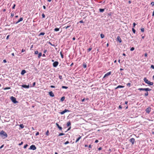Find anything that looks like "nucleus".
Masks as SVG:
<instances>
[{"instance_id":"f257e3e1","label":"nucleus","mask_w":154,"mask_h":154,"mask_svg":"<svg viewBox=\"0 0 154 154\" xmlns=\"http://www.w3.org/2000/svg\"><path fill=\"white\" fill-rule=\"evenodd\" d=\"M0 136L4 138L7 137L8 135L5 131L3 130H2L0 132Z\"/></svg>"},{"instance_id":"f03ea898","label":"nucleus","mask_w":154,"mask_h":154,"mask_svg":"<svg viewBox=\"0 0 154 154\" xmlns=\"http://www.w3.org/2000/svg\"><path fill=\"white\" fill-rule=\"evenodd\" d=\"M138 90L140 91H150L151 90V89L148 88H139L138 89Z\"/></svg>"},{"instance_id":"7ed1b4c3","label":"nucleus","mask_w":154,"mask_h":154,"mask_svg":"<svg viewBox=\"0 0 154 154\" xmlns=\"http://www.w3.org/2000/svg\"><path fill=\"white\" fill-rule=\"evenodd\" d=\"M11 99L12 101L14 103H16L18 102L16 100V98L13 96H11Z\"/></svg>"},{"instance_id":"20e7f679","label":"nucleus","mask_w":154,"mask_h":154,"mask_svg":"<svg viewBox=\"0 0 154 154\" xmlns=\"http://www.w3.org/2000/svg\"><path fill=\"white\" fill-rule=\"evenodd\" d=\"M36 149V147L34 145H31L29 148V149L32 150H35Z\"/></svg>"},{"instance_id":"39448f33","label":"nucleus","mask_w":154,"mask_h":154,"mask_svg":"<svg viewBox=\"0 0 154 154\" xmlns=\"http://www.w3.org/2000/svg\"><path fill=\"white\" fill-rule=\"evenodd\" d=\"M70 111L69 110L65 109L64 111L60 112V113L61 115H63L66 112H69Z\"/></svg>"},{"instance_id":"423d86ee","label":"nucleus","mask_w":154,"mask_h":154,"mask_svg":"<svg viewBox=\"0 0 154 154\" xmlns=\"http://www.w3.org/2000/svg\"><path fill=\"white\" fill-rule=\"evenodd\" d=\"M111 73V71L107 73H106L103 76V79H104L105 78L107 77V76H109V75H110Z\"/></svg>"},{"instance_id":"0eeeda50","label":"nucleus","mask_w":154,"mask_h":154,"mask_svg":"<svg viewBox=\"0 0 154 154\" xmlns=\"http://www.w3.org/2000/svg\"><path fill=\"white\" fill-rule=\"evenodd\" d=\"M59 63L58 61H55L54 62L53 64V66L54 67H56L58 66Z\"/></svg>"},{"instance_id":"6e6552de","label":"nucleus","mask_w":154,"mask_h":154,"mask_svg":"<svg viewBox=\"0 0 154 154\" xmlns=\"http://www.w3.org/2000/svg\"><path fill=\"white\" fill-rule=\"evenodd\" d=\"M151 108L150 107H148L147 108H146V113H149L151 111Z\"/></svg>"},{"instance_id":"1a4fd4ad","label":"nucleus","mask_w":154,"mask_h":154,"mask_svg":"<svg viewBox=\"0 0 154 154\" xmlns=\"http://www.w3.org/2000/svg\"><path fill=\"white\" fill-rule=\"evenodd\" d=\"M134 141L135 139L134 138H131L130 140V142L132 143V145L134 144Z\"/></svg>"},{"instance_id":"9d476101","label":"nucleus","mask_w":154,"mask_h":154,"mask_svg":"<svg viewBox=\"0 0 154 154\" xmlns=\"http://www.w3.org/2000/svg\"><path fill=\"white\" fill-rule=\"evenodd\" d=\"M22 87L25 88H29V85H20Z\"/></svg>"},{"instance_id":"9b49d317","label":"nucleus","mask_w":154,"mask_h":154,"mask_svg":"<svg viewBox=\"0 0 154 154\" xmlns=\"http://www.w3.org/2000/svg\"><path fill=\"white\" fill-rule=\"evenodd\" d=\"M117 40L119 41L120 43H121L122 42V40L119 36L117 37Z\"/></svg>"},{"instance_id":"f8f14e48","label":"nucleus","mask_w":154,"mask_h":154,"mask_svg":"<svg viewBox=\"0 0 154 154\" xmlns=\"http://www.w3.org/2000/svg\"><path fill=\"white\" fill-rule=\"evenodd\" d=\"M143 80L147 84H148L149 82V81L146 79V78H144V79H143Z\"/></svg>"},{"instance_id":"ddd939ff","label":"nucleus","mask_w":154,"mask_h":154,"mask_svg":"<svg viewBox=\"0 0 154 154\" xmlns=\"http://www.w3.org/2000/svg\"><path fill=\"white\" fill-rule=\"evenodd\" d=\"M49 94L50 96L52 97H54V95L52 91H50L49 92Z\"/></svg>"},{"instance_id":"4468645a","label":"nucleus","mask_w":154,"mask_h":154,"mask_svg":"<svg viewBox=\"0 0 154 154\" xmlns=\"http://www.w3.org/2000/svg\"><path fill=\"white\" fill-rule=\"evenodd\" d=\"M56 125L57 127L60 130H61L62 129V128L57 123H56Z\"/></svg>"},{"instance_id":"2eb2a0df","label":"nucleus","mask_w":154,"mask_h":154,"mask_svg":"<svg viewBox=\"0 0 154 154\" xmlns=\"http://www.w3.org/2000/svg\"><path fill=\"white\" fill-rule=\"evenodd\" d=\"M23 20V18L22 17H21L20 18L19 20L16 23V24H17L19 22L22 21Z\"/></svg>"},{"instance_id":"dca6fc26","label":"nucleus","mask_w":154,"mask_h":154,"mask_svg":"<svg viewBox=\"0 0 154 154\" xmlns=\"http://www.w3.org/2000/svg\"><path fill=\"white\" fill-rule=\"evenodd\" d=\"M124 87V86L119 85L117 87H116L115 88V89H116L118 88H123Z\"/></svg>"},{"instance_id":"f3484780","label":"nucleus","mask_w":154,"mask_h":154,"mask_svg":"<svg viewBox=\"0 0 154 154\" xmlns=\"http://www.w3.org/2000/svg\"><path fill=\"white\" fill-rule=\"evenodd\" d=\"M26 72L25 70H23L22 71L21 74L22 75H23Z\"/></svg>"},{"instance_id":"a211bd4d","label":"nucleus","mask_w":154,"mask_h":154,"mask_svg":"<svg viewBox=\"0 0 154 154\" xmlns=\"http://www.w3.org/2000/svg\"><path fill=\"white\" fill-rule=\"evenodd\" d=\"M81 138V136L79 135V137L76 139V141H75V142L77 143Z\"/></svg>"},{"instance_id":"6ab92c4d","label":"nucleus","mask_w":154,"mask_h":154,"mask_svg":"<svg viewBox=\"0 0 154 154\" xmlns=\"http://www.w3.org/2000/svg\"><path fill=\"white\" fill-rule=\"evenodd\" d=\"M99 11L100 12H103L105 10L104 9L100 8L99 10Z\"/></svg>"},{"instance_id":"aec40b11","label":"nucleus","mask_w":154,"mask_h":154,"mask_svg":"<svg viewBox=\"0 0 154 154\" xmlns=\"http://www.w3.org/2000/svg\"><path fill=\"white\" fill-rule=\"evenodd\" d=\"M65 98V97L64 96L62 97L60 99L61 101L62 102L64 100Z\"/></svg>"},{"instance_id":"412c9836","label":"nucleus","mask_w":154,"mask_h":154,"mask_svg":"<svg viewBox=\"0 0 154 154\" xmlns=\"http://www.w3.org/2000/svg\"><path fill=\"white\" fill-rule=\"evenodd\" d=\"M20 127L21 128V129H23V128L24 127V125H23V124H20Z\"/></svg>"},{"instance_id":"4be33fe9","label":"nucleus","mask_w":154,"mask_h":154,"mask_svg":"<svg viewBox=\"0 0 154 154\" xmlns=\"http://www.w3.org/2000/svg\"><path fill=\"white\" fill-rule=\"evenodd\" d=\"M71 125V123L70 121H69L67 122V127Z\"/></svg>"},{"instance_id":"5701e85b","label":"nucleus","mask_w":154,"mask_h":154,"mask_svg":"<svg viewBox=\"0 0 154 154\" xmlns=\"http://www.w3.org/2000/svg\"><path fill=\"white\" fill-rule=\"evenodd\" d=\"M42 56V53L41 52L39 53L38 56V57L39 58Z\"/></svg>"},{"instance_id":"b1692460","label":"nucleus","mask_w":154,"mask_h":154,"mask_svg":"<svg viewBox=\"0 0 154 154\" xmlns=\"http://www.w3.org/2000/svg\"><path fill=\"white\" fill-rule=\"evenodd\" d=\"M45 34V33L44 32H41L38 35V36H40L41 35H43Z\"/></svg>"},{"instance_id":"393cba45","label":"nucleus","mask_w":154,"mask_h":154,"mask_svg":"<svg viewBox=\"0 0 154 154\" xmlns=\"http://www.w3.org/2000/svg\"><path fill=\"white\" fill-rule=\"evenodd\" d=\"M62 88H63V89H66L68 88V87H66V86H63L62 87Z\"/></svg>"},{"instance_id":"a878e982","label":"nucleus","mask_w":154,"mask_h":154,"mask_svg":"<svg viewBox=\"0 0 154 154\" xmlns=\"http://www.w3.org/2000/svg\"><path fill=\"white\" fill-rule=\"evenodd\" d=\"M83 66L84 68H86L87 66V65L85 63H83Z\"/></svg>"},{"instance_id":"bb28decb","label":"nucleus","mask_w":154,"mask_h":154,"mask_svg":"<svg viewBox=\"0 0 154 154\" xmlns=\"http://www.w3.org/2000/svg\"><path fill=\"white\" fill-rule=\"evenodd\" d=\"M54 30L56 32L58 31L59 30V28H56L54 29Z\"/></svg>"},{"instance_id":"cd10ccee","label":"nucleus","mask_w":154,"mask_h":154,"mask_svg":"<svg viewBox=\"0 0 154 154\" xmlns=\"http://www.w3.org/2000/svg\"><path fill=\"white\" fill-rule=\"evenodd\" d=\"M153 82H151L149 81L148 84L149 85H153Z\"/></svg>"},{"instance_id":"c85d7f7f","label":"nucleus","mask_w":154,"mask_h":154,"mask_svg":"<svg viewBox=\"0 0 154 154\" xmlns=\"http://www.w3.org/2000/svg\"><path fill=\"white\" fill-rule=\"evenodd\" d=\"M100 35L101 38H103L104 37V35L103 34H101Z\"/></svg>"},{"instance_id":"c756f323","label":"nucleus","mask_w":154,"mask_h":154,"mask_svg":"<svg viewBox=\"0 0 154 154\" xmlns=\"http://www.w3.org/2000/svg\"><path fill=\"white\" fill-rule=\"evenodd\" d=\"M60 54L61 56V57L63 58L64 55H63L62 54V52H60Z\"/></svg>"},{"instance_id":"7c9ffc66","label":"nucleus","mask_w":154,"mask_h":154,"mask_svg":"<svg viewBox=\"0 0 154 154\" xmlns=\"http://www.w3.org/2000/svg\"><path fill=\"white\" fill-rule=\"evenodd\" d=\"M11 89V88L10 87H6L4 89V90H8V89Z\"/></svg>"},{"instance_id":"2f4dec72","label":"nucleus","mask_w":154,"mask_h":154,"mask_svg":"<svg viewBox=\"0 0 154 154\" xmlns=\"http://www.w3.org/2000/svg\"><path fill=\"white\" fill-rule=\"evenodd\" d=\"M46 135L47 136H48L49 135V132L48 130L46 133Z\"/></svg>"},{"instance_id":"473e14b6","label":"nucleus","mask_w":154,"mask_h":154,"mask_svg":"<svg viewBox=\"0 0 154 154\" xmlns=\"http://www.w3.org/2000/svg\"><path fill=\"white\" fill-rule=\"evenodd\" d=\"M132 31H133V32L134 33H135L136 30H135L134 28H132Z\"/></svg>"},{"instance_id":"72a5a7b5","label":"nucleus","mask_w":154,"mask_h":154,"mask_svg":"<svg viewBox=\"0 0 154 154\" xmlns=\"http://www.w3.org/2000/svg\"><path fill=\"white\" fill-rule=\"evenodd\" d=\"M131 85V83H128L127 84V86L129 87H130Z\"/></svg>"},{"instance_id":"f704fd0d","label":"nucleus","mask_w":154,"mask_h":154,"mask_svg":"<svg viewBox=\"0 0 154 154\" xmlns=\"http://www.w3.org/2000/svg\"><path fill=\"white\" fill-rule=\"evenodd\" d=\"M70 26H71V25H69V26H65L63 28H65L66 29H67Z\"/></svg>"},{"instance_id":"c9c22d12","label":"nucleus","mask_w":154,"mask_h":154,"mask_svg":"<svg viewBox=\"0 0 154 154\" xmlns=\"http://www.w3.org/2000/svg\"><path fill=\"white\" fill-rule=\"evenodd\" d=\"M148 95V92H146L145 93L144 95L145 96H147Z\"/></svg>"},{"instance_id":"e433bc0d","label":"nucleus","mask_w":154,"mask_h":154,"mask_svg":"<svg viewBox=\"0 0 154 154\" xmlns=\"http://www.w3.org/2000/svg\"><path fill=\"white\" fill-rule=\"evenodd\" d=\"M59 79L60 80H62L63 78L62 75H59Z\"/></svg>"},{"instance_id":"4c0bfd02","label":"nucleus","mask_w":154,"mask_h":154,"mask_svg":"<svg viewBox=\"0 0 154 154\" xmlns=\"http://www.w3.org/2000/svg\"><path fill=\"white\" fill-rule=\"evenodd\" d=\"M64 134H63V133H60L58 135V136H62V135H64Z\"/></svg>"},{"instance_id":"58836bf2","label":"nucleus","mask_w":154,"mask_h":154,"mask_svg":"<svg viewBox=\"0 0 154 154\" xmlns=\"http://www.w3.org/2000/svg\"><path fill=\"white\" fill-rule=\"evenodd\" d=\"M28 146V145L27 144H26V145H25L24 147H23V148H24V149H26L27 147V146Z\"/></svg>"},{"instance_id":"ea45409f","label":"nucleus","mask_w":154,"mask_h":154,"mask_svg":"<svg viewBox=\"0 0 154 154\" xmlns=\"http://www.w3.org/2000/svg\"><path fill=\"white\" fill-rule=\"evenodd\" d=\"M134 47H132L130 49V51H134Z\"/></svg>"},{"instance_id":"a19ab883","label":"nucleus","mask_w":154,"mask_h":154,"mask_svg":"<svg viewBox=\"0 0 154 154\" xmlns=\"http://www.w3.org/2000/svg\"><path fill=\"white\" fill-rule=\"evenodd\" d=\"M69 143V142L67 141H66V142H65L64 143V144L65 145H66V144H68Z\"/></svg>"},{"instance_id":"79ce46f5","label":"nucleus","mask_w":154,"mask_h":154,"mask_svg":"<svg viewBox=\"0 0 154 154\" xmlns=\"http://www.w3.org/2000/svg\"><path fill=\"white\" fill-rule=\"evenodd\" d=\"M38 51H35V54H38Z\"/></svg>"},{"instance_id":"37998d69","label":"nucleus","mask_w":154,"mask_h":154,"mask_svg":"<svg viewBox=\"0 0 154 154\" xmlns=\"http://www.w3.org/2000/svg\"><path fill=\"white\" fill-rule=\"evenodd\" d=\"M141 32H143L144 31V29L143 28H141Z\"/></svg>"},{"instance_id":"c03bdc74","label":"nucleus","mask_w":154,"mask_h":154,"mask_svg":"<svg viewBox=\"0 0 154 154\" xmlns=\"http://www.w3.org/2000/svg\"><path fill=\"white\" fill-rule=\"evenodd\" d=\"M92 49V48H89L88 49V51H90Z\"/></svg>"},{"instance_id":"a18cd8bd","label":"nucleus","mask_w":154,"mask_h":154,"mask_svg":"<svg viewBox=\"0 0 154 154\" xmlns=\"http://www.w3.org/2000/svg\"><path fill=\"white\" fill-rule=\"evenodd\" d=\"M42 16L43 18H44L45 17V15L44 14H43L42 15Z\"/></svg>"},{"instance_id":"49530a36","label":"nucleus","mask_w":154,"mask_h":154,"mask_svg":"<svg viewBox=\"0 0 154 154\" xmlns=\"http://www.w3.org/2000/svg\"><path fill=\"white\" fill-rule=\"evenodd\" d=\"M16 5L15 4H14L13 6L12 7V8L13 9H14L15 8V7Z\"/></svg>"},{"instance_id":"de8ad7c7","label":"nucleus","mask_w":154,"mask_h":154,"mask_svg":"<svg viewBox=\"0 0 154 154\" xmlns=\"http://www.w3.org/2000/svg\"><path fill=\"white\" fill-rule=\"evenodd\" d=\"M151 5L153 6L154 5V2H152L151 3Z\"/></svg>"},{"instance_id":"09e8293b","label":"nucleus","mask_w":154,"mask_h":154,"mask_svg":"<svg viewBox=\"0 0 154 154\" xmlns=\"http://www.w3.org/2000/svg\"><path fill=\"white\" fill-rule=\"evenodd\" d=\"M49 43L51 46H54V45H53L51 42H49Z\"/></svg>"},{"instance_id":"8fccbe9b","label":"nucleus","mask_w":154,"mask_h":154,"mask_svg":"<svg viewBox=\"0 0 154 154\" xmlns=\"http://www.w3.org/2000/svg\"><path fill=\"white\" fill-rule=\"evenodd\" d=\"M151 68L153 69H154V66L153 65H151Z\"/></svg>"},{"instance_id":"3c124183","label":"nucleus","mask_w":154,"mask_h":154,"mask_svg":"<svg viewBox=\"0 0 154 154\" xmlns=\"http://www.w3.org/2000/svg\"><path fill=\"white\" fill-rule=\"evenodd\" d=\"M23 142L22 141V142H21L19 144V145L20 146V145H22L23 144Z\"/></svg>"},{"instance_id":"603ef678","label":"nucleus","mask_w":154,"mask_h":154,"mask_svg":"<svg viewBox=\"0 0 154 154\" xmlns=\"http://www.w3.org/2000/svg\"><path fill=\"white\" fill-rule=\"evenodd\" d=\"M14 15V13H11V17H13Z\"/></svg>"},{"instance_id":"864d4df0","label":"nucleus","mask_w":154,"mask_h":154,"mask_svg":"<svg viewBox=\"0 0 154 154\" xmlns=\"http://www.w3.org/2000/svg\"><path fill=\"white\" fill-rule=\"evenodd\" d=\"M39 134V133L38 132H37L36 134H35V136H37Z\"/></svg>"},{"instance_id":"5fc2aeb1","label":"nucleus","mask_w":154,"mask_h":154,"mask_svg":"<svg viewBox=\"0 0 154 154\" xmlns=\"http://www.w3.org/2000/svg\"><path fill=\"white\" fill-rule=\"evenodd\" d=\"M25 50L24 49H22L21 51L22 52H23L25 51Z\"/></svg>"},{"instance_id":"6e6d98bb","label":"nucleus","mask_w":154,"mask_h":154,"mask_svg":"<svg viewBox=\"0 0 154 154\" xmlns=\"http://www.w3.org/2000/svg\"><path fill=\"white\" fill-rule=\"evenodd\" d=\"M147 54L146 53L144 54V56L145 57H147Z\"/></svg>"},{"instance_id":"4d7b16f0","label":"nucleus","mask_w":154,"mask_h":154,"mask_svg":"<svg viewBox=\"0 0 154 154\" xmlns=\"http://www.w3.org/2000/svg\"><path fill=\"white\" fill-rule=\"evenodd\" d=\"M92 146L91 145V144L89 145V146H88V147L89 148H92Z\"/></svg>"},{"instance_id":"13d9d810","label":"nucleus","mask_w":154,"mask_h":154,"mask_svg":"<svg viewBox=\"0 0 154 154\" xmlns=\"http://www.w3.org/2000/svg\"><path fill=\"white\" fill-rule=\"evenodd\" d=\"M35 85V82H34L33 83V86H34Z\"/></svg>"},{"instance_id":"bf43d9fd","label":"nucleus","mask_w":154,"mask_h":154,"mask_svg":"<svg viewBox=\"0 0 154 154\" xmlns=\"http://www.w3.org/2000/svg\"><path fill=\"white\" fill-rule=\"evenodd\" d=\"M133 27H134L135 25H136V24L135 23H133Z\"/></svg>"},{"instance_id":"052dcab7","label":"nucleus","mask_w":154,"mask_h":154,"mask_svg":"<svg viewBox=\"0 0 154 154\" xmlns=\"http://www.w3.org/2000/svg\"><path fill=\"white\" fill-rule=\"evenodd\" d=\"M102 149V147H99V148H98V150H101Z\"/></svg>"},{"instance_id":"680f3d73","label":"nucleus","mask_w":154,"mask_h":154,"mask_svg":"<svg viewBox=\"0 0 154 154\" xmlns=\"http://www.w3.org/2000/svg\"><path fill=\"white\" fill-rule=\"evenodd\" d=\"M3 62L4 63H5L6 62H7V61L6 60H3Z\"/></svg>"},{"instance_id":"e2e57ef3","label":"nucleus","mask_w":154,"mask_h":154,"mask_svg":"<svg viewBox=\"0 0 154 154\" xmlns=\"http://www.w3.org/2000/svg\"><path fill=\"white\" fill-rule=\"evenodd\" d=\"M83 22H83L82 20H81L79 22V23H83Z\"/></svg>"},{"instance_id":"0e129e2a","label":"nucleus","mask_w":154,"mask_h":154,"mask_svg":"<svg viewBox=\"0 0 154 154\" xmlns=\"http://www.w3.org/2000/svg\"><path fill=\"white\" fill-rule=\"evenodd\" d=\"M98 140H95V143H97L98 142Z\"/></svg>"},{"instance_id":"69168bd1","label":"nucleus","mask_w":154,"mask_h":154,"mask_svg":"<svg viewBox=\"0 0 154 154\" xmlns=\"http://www.w3.org/2000/svg\"><path fill=\"white\" fill-rule=\"evenodd\" d=\"M85 98H83V99H82V102H83L85 101Z\"/></svg>"},{"instance_id":"338daca9","label":"nucleus","mask_w":154,"mask_h":154,"mask_svg":"<svg viewBox=\"0 0 154 154\" xmlns=\"http://www.w3.org/2000/svg\"><path fill=\"white\" fill-rule=\"evenodd\" d=\"M119 107L120 109H122V106L121 105L119 106Z\"/></svg>"},{"instance_id":"774afa93","label":"nucleus","mask_w":154,"mask_h":154,"mask_svg":"<svg viewBox=\"0 0 154 154\" xmlns=\"http://www.w3.org/2000/svg\"><path fill=\"white\" fill-rule=\"evenodd\" d=\"M46 51H47V50H45L44 51V53H46Z\"/></svg>"}]
</instances>
